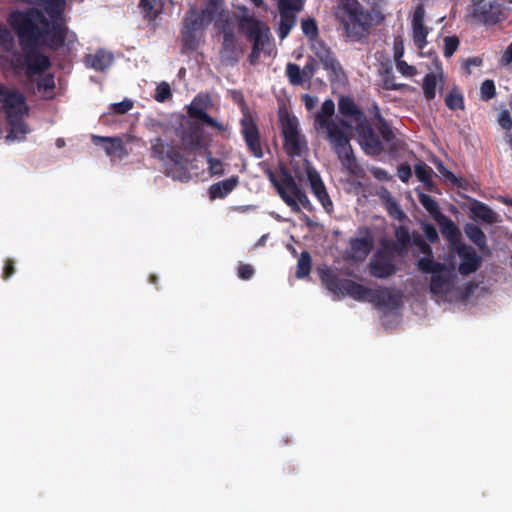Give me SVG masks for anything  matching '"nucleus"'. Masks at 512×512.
<instances>
[{
	"mask_svg": "<svg viewBox=\"0 0 512 512\" xmlns=\"http://www.w3.org/2000/svg\"><path fill=\"white\" fill-rule=\"evenodd\" d=\"M397 70L406 77L414 76L417 73V70L414 66L409 65L406 61H398L396 62Z\"/></svg>",
	"mask_w": 512,
	"mask_h": 512,
	"instance_id": "obj_54",
	"label": "nucleus"
},
{
	"mask_svg": "<svg viewBox=\"0 0 512 512\" xmlns=\"http://www.w3.org/2000/svg\"><path fill=\"white\" fill-rule=\"evenodd\" d=\"M281 133L283 147L289 156H300L304 150H307V143L304 136L300 134L296 117L286 116L281 119Z\"/></svg>",
	"mask_w": 512,
	"mask_h": 512,
	"instance_id": "obj_10",
	"label": "nucleus"
},
{
	"mask_svg": "<svg viewBox=\"0 0 512 512\" xmlns=\"http://www.w3.org/2000/svg\"><path fill=\"white\" fill-rule=\"evenodd\" d=\"M397 176L402 182L407 183L412 176L410 165L407 163L400 164L397 168Z\"/></svg>",
	"mask_w": 512,
	"mask_h": 512,
	"instance_id": "obj_55",
	"label": "nucleus"
},
{
	"mask_svg": "<svg viewBox=\"0 0 512 512\" xmlns=\"http://www.w3.org/2000/svg\"><path fill=\"white\" fill-rule=\"evenodd\" d=\"M205 155L208 163V170L211 175H223V163L220 159L212 157V153L209 150L205 151Z\"/></svg>",
	"mask_w": 512,
	"mask_h": 512,
	"instance_id": "obj_43",
	"label": "nucleus"
},
{
	"mask_svg": "<svg viewBox=\"0 0 512 512\" xmlns=\"http://www.w3.org/2000/svg\"><path fill=\"white\" fill-rule=\"evenodd\" d=\"M445 104L450 110H464V97L457 87H453L445 98Z\"/></svg>",
	"mask_w": 512,
	"mask_h": 512,
	"instance_id": "obj_35",
	"label": "nucleus"
},
{
	"mask_svg": "<svg viewBox=\"0 0 512 512\" xmlns=\"http://www.w3.org/2000/svg\"><path fill=\"white\" fill-rule=\"evenodd\" d=\"M305 172L312 193L326 188L320 174L308 161L305 162Z\"/></svg>",
	"mask_w": 512,
	"mask_h": 512,
	"instance_id": "obj_34",
	"label": "nucleus"
},
{
	"mask_svg": "<svg viewBox=\"0 0 512 512\" xmlns=\"http://www.w3.org/2000/svg\"><path fill=\"white\" fill-rule=\"evenodd\" d=\"M338 111L342 116L350 118L355 125L367 118L364 112L355 104L354 100L348 96L340 97Z\"/></svg>",
	"mask_w": 512,
	"mask_h": 512,
	"instance_id": "obj_20",
	"label": "nucleus"
},
{
	"mask_svg": "<svg viewBox=\"0 0 512 512\" xmlns=\"http://www.w3.org/2000/svg\"><path fill=\"white\" fill-rule=\"evenodd\" d=\"M397 242L401 245V249H406L412 245V236L406 226H399L395 230Z\"/></svg>",
	"mask_w": 512,
	"mask_h": 512,
	"instance_id": "obj_41",
	"label": "nucleus"
},
{
	"mask_svg": "<svg viewBox=\"0 0 512 512\" xmlns=\"http://www.w3.org/2000/svg\"><path fill=\"white\" fill-rule=\"evenodd\" d=\"M437 168H438V171L443 175V177L445 179H447L448 181H450L453 184L458 183L457 177L450 170H448L442 163H439Z\"/></svg>",
	"mask_w": 512,
	"mask_h": 512,
	"instance_id": "obj_61",
	"label": "nucleus"
},
{
	"mask_svg": "<svg viewBox=\"0 0 512 512\" xmlns=\"http://www.w3.org/2000/svg\"><path fill=\"white\" fill-rule=\"evenodd\" d=\"M334 112L335 104L333 100H325L321 105L320 111L315 116V127L317 130H324L326 132V138L343 168L352 175L361 176L364 170L357 162L349 137L332 119Z\"/></svg>",
	"mask_w": 512,
	"mask_h": 512,
	"instance_id": "obj_3",
	"label": "nucleus"
},
{
	"mask_svg": "<svg viewBox=\"0 0 512 512\" xmlns=\"http://www.w3.org/2000/svg\"><path fill=\"white\" fill-rule=\"evenodd\" d=\"M16 272L15 262L12 259H6L4 263L2 278L4 280H8L11 276H13Z\"/></svg>",
	"mask_w": 512,
	"mask_h": 512,
	"instance_id": "obj_57",
	"label": "nucleus"
},
{
	"mask_svg": "<svg viewBox=\"0 0 512 512\" xmlns=\"http://www.w3.org/2000/svg\"><path fill=\"white\" fill-rule=\"evenodd\" d=\"M395 75L391 69H386L382 75L383 88L385 90H401L404 88V84H398L395 82Z\"/></svg>",
	"mask_w": 512,
	"mask_h": 512,
	"instance_id": "obj_46",
	"label": "nucleus"
},
{
	"mask_svg": "<svg viewBox=\"0 0 512 512\" xmlns=\"http://www.w3.org/2000/svg\"><path fill=\"white\" fill-rule=\"evenodd\" d=\"M464 232L468 239L473 242L480 250L487 246V238L483 230L474 223H467L464 226Z\"/></svg>",
	"mask_w": 512,
	"mask_h": 512,
	"instance_id": "obj_28",
	"label": "nucleus"
},
{
	"mask_svg": "<svg viewBox=\"0 0 512 512\" xmlns=\"http://www.w3.org/2000/svg\"><path fill=\"white\" fill-rule=\"evenodd\" d=\"M239 31L252 43L248 61L251 65L259 62L262 53H266V47L270 45L272 35L269 26L254 15H242L238 21Z\"/></svg>",
	"mask_w": 512,
	"mask_h": 512,
	"instance_id": "obj_8",
	"label": "nucleus"
},
{
	"mask_svg": "<svg viewBox=\"0 0 512 512\" xmlns=\"http://www.w3.org/2000/svg\"><path fill=\"white\" fill-rule=\"evenodd\" d=\"M312 194L321 203V205L325 209V211H327L328 213L332 212L333 202H332L326 188H323L321 190L313 192Z\"/></svg>",
	"mask_w": 512,
	"mask_h": 512,
	"instance_id": "obj_49",
	"label": "nucleus"
},
{
	"mask_svg": "<svg viewBox=\"0 0 512 512\" xmlns=\"http://www.w3.org/2000/svg\"><path fill=\"white\" fill-rule=\"evenodd\" d=\"M133 101L125 99L121 102L112 104V110L117 114H125L133 108Z\"/></svg>",
	"mask_w": 512,
	"mask_h": 512,
	"instance_id": "obj_53",
	"label": "nucleus"
},
{
	"mask_svg": "<svg viewBox=\"0 0 512 512\" xmlns=\"http://www.w3.org/2000/svg\"><path fill=\"white\" fill-rule=\"evenodd\" d=\"M216 11L215 1H210L201 11L196 6H191L186 11L180 30L183 50L194 51L198 48L203 31L215 18Z\"/></svg>",
	"mask_w": 512,
	"mask_h": 512,
	"instance_id": "obj_6",
	"label": "nucleus"
},
{
	"mask_svg": "<svg viewBox=\"0 0 512 512\" xmlns=\"http://www.w3.org/2000/svg\"><path fill=\"white\" fill-rule=\"evenodd\" d=\"M412 244L419 247L421 252L427 256H432L431 246L424 240L423 236L419 233H413Z\"/></svg>",
	"mask_w": 512,
	"mask_h": 512,
	"instance_id": "obj_50",
	"label": "nucleus"
},
{
	"mask_svg": "<svg viewBox=\"0 0 512 512\" xmlns=\"http://www.w3.org/2000/svg\"><path fill=\"white\" fill-rule=\"evenodd\" d=\"M172 96L170 85L166 82L160 83L156 88L155 99L164 102Z\"/></svg>",
	"mask_w": 512,
	"mask_h": 512,
	"instance_id": "obj_51",
	"label": "nucleus"
},
{
	"mask_svg": "<svg viewBox=\"0 0 512 512\" xmlns=\"http://www.w3.org/2000/svg\"><path fill=\"white\" fill-rule=\"evenodd\" d=\"M203 128L197 123L190 121L182 126L177 133L181 145L166 143L162 138L157 137L151 140V157L161 161L164 165L165 174L174 180L188 181L190 175L187 169L189 159L184 152H191L205 147Z\"/></svg>",
	"mask_w": 512,
	"mask_h": 512,
	"instance_id": "obj_1",
	"label": "nucleus"
},
{
	"mask_svg": "<svg viewBox=\"0 0 512 512\" xmlns=\"http://www.w3.org/2000/svg\"><path fill=\"white\" fill-rule=\"evenodd\" d=\"M197 98L194 99L193 103L188 107L187 113L190 118L199 120L202 124L213 127L217 130H224V126L217 120L212 118L203 108L196 105Z\"/></svg>",
	"mask_w": 512,
	"mask_h": 512,
	"instance_id": "obj_25",
	"label": "nucleus"
},
{
	"mask_svg": "<svg viewBox=\"0 0 512 512\" xmlns=\"http://www.w3.org/2000/svg\"><path fill=\"white\" fill-rule=\"evenodd\" d=\"M91 141L94 145L104 149L107 156L123 158L127 155L124 143L120 137H105L92 135Z\"/></svg>",
	"mask_w": 512,
	"mask_h": 512,
	"instance_id": "obj_17",
	"label": "nucleus"
},
{
	"mask_svg": "<svg viewBox=\"0 0 512 512\" xmlns=\"http://www.w3.org/2000/svg\"><path fill=\"white\" fill-rule=\"evenodd\" d=\"M254 268L250 264L241 263L238 266V277L242 280H249L254 275Z\"/></svg>",
	"mask_w": 512,
	"mask_h": 512,
	"instance_id": "obj_56",
	"label": "nucleus"
},
{
	"mask_svg": "<svg viewBox=\"0 0 512 512\" xmlns=\"http://www.w3.org/2000/svg\"><path fill=\"white\" fill-rule=\"evenodd\" d=\"M55 88V80L54 75L52 73H47L41 76L37 81V89L40 92H52Z\"/></svg>",
	"mask_w": 512,
	"mask_h": 512,
	"instance_id": "obj_45",
	"label": "nucleus"
},
{
	"mask_svg": "<svg viewBox=\"0 0 512 512\" xmlns=\"http://www.w3.org/2000/svg\"><path fill=\"white\" fill-rule=\"evenodd\" d=\"M471 212L476 219L487 224L497 222V214L485 203L475 200L471 204Z\"/></svg>",
	"mask_w": 512,
	"mask_h": 512,
	"instance_id": "obj_26",
	"label": "nucleus"
},
{
	"mask_svg": "<svg viewBox=\"0 0 512 512\" xmlns=\"http://www.w3.org/2000/svg\"><path fill=\"white\" fill-rule=\"evenodd\" d=\"M239 177L234 175L228 179L217 182L210 186L209 196L211 199H222L230 194L238 185Z\"/></svg>",
	"mask_w": 512,
	"mask_h": 512,
	"instance_id": "obj_23",
	"label": "nucleus"
},
{
	"mask_svg": "<svg viewBox=\"0 0 512 512\" xmlns=\"http://www.w3.org/2000/svg\"><path fill=\"white\" fill-rule=\"evenodd\" d=\"M475 16L485 26H494L508 18L504 0H492L474 10Z\"/></svg>",
	"mask_w": 512,
	"mask_h": 512,
	"instance_id": "obj_11",
	"label": "nucleus"
},
{
	"mask_svg": "<svg viewBox=\"0 0 512 512\" xmlns=\"http://www.w3.org/2000/svg\"><path fill=\"white\" fill-rule=\"evenodd\" d=\"M112 62V54L101 49L96 51L94 54H87L84 57L85 65L96 71H104L111 66Z\"/></svg>",
	"mask_w": 512,
	"mask_h": 512,
	"instance_id": "obj_22",
	"label": "nucleus"
},
{
	"mask_svg": "<svg viewBox=\"0 0 512 512\" xmlns=\"http://www.w3.org/2000/svg\"><path fill=\"white\" fill-rule=\"evenodd\" d=\"M498 123L504 129H510L512 127V119L509 111L503 110L499 114Z\"/></svg>",
	"mask_w": 512,
	"mask_h": 512,
	"instance_id": "obj_58",
	"label": "nucleus"
},
{
	"mask_svg": "<svg viewBox=\"0 0 512 512\" xmlns=\"http://www.w3.org/2000/svg\"><path fill=\"white\" fill-rule=\"evenodd\" d=\"M242 16L238 17L230 11H221L215 19V28L220 34L234 33L236 25Z\"/></svg>",
	"mask_w": 512,
	"mask_h": 512,
	"instance_id": "obj_24",
	"label": "nucleus"
},
{
	"mask_svg": "<svg viewBox=\"0 0 512 512\" xmlns=\"http://www.w3.org/2000/svg\"><path fill=\"white\" fill-rule=\"evenodd\" d=\"M374 247L373 239L370 236L352 238L350 248L359 259H365Z\"/></svg>",
	"mask_w": 512,
	"mask_h": 512,
	"instance_id": "obj_27",
	"label": "nucleus"
},
{
	"mask_svg": "<svg viewBox=\"0 0 512 512\" xmlns=\"http://www.w3.org/2000/svg\"><path fill=\"white\" fill-rule=\"evenodd\" d=\"M303 99H304V101H305V105H306V107H307L308 109H311V108L314 106V104H315V100H314V98H313V97H311L309 94H305V95L303 96Z\"/></svg>",
	"mask_w": 512,
	"mask_h": 512,
	"instance_id": "obj_64",
	"label": "nucleus"
},
{
	"mask_svg": "<svg viewBox=\"0 0 512 512\" xmlns=\"http://www.w3.org/2000/svg\"><path fill=\"white\" fill-rule=\"evenodd\" d=\"M373 175L378 180H388L389 176L386 170L382 168H375L373 171Z\"/></svg>",
	"mask_w": 512,
	"mask_h": 512,
	"instance_id": "obj_63",
	"label": "nucleus"
},
{
	"mask_svg": "<svg viewBox=\"0 0 512 512\" xmlns=\"http://www.w3.org/2000/svg\"><path fill=\"white\" fill-rule=\"evenodd\" d=\"M415 175L417 179L424 184L428 191H433L434 183L432 180L433 170L426 163L420 162L415 165Z\"/></svg>",
	"mask_w": 512,
	"mask_h": 512,
	"instance_id": "obj_32",
	"label": "nucleus"
},
{
	"mask_svg": "<svg viewBox=\"0 0 512 512\" xmlns=\"http://www.w3.org/2000/svg\"><path fill=\"white\" fill-rule=\"evenodd\" d=\"M500 63L503 66H508L512 63V42L508 45L506 50L504 51Z\"/></svg>",
	"mask_w": 512,
	"mask_h": 512,
	"instance_id": "obj_62",
	"label": "nucleus"
},
{
	"mask_svg": "<svg viewBox=\"0 0 512 512\" xmlns=\"http://www.w3.org/2000/svg\"><path fill=\"white\" fill-rule=\"evenodd\" d=\"M479 96L483 101H489L496 96V87L493 80L486 79L482 82Z\"/></svg>",
	"mask_w": 512,
	"mask_h": 512,
	"instance_id": "obj_40",
	"label": "nucleus"
},
{
	"mask_svg": "<svg viewBox=\"0 0 512 512\" xmlns=\"http://www.w3.org/2000/svg\"><path fill=\"white\" fill-rule=\"evenodd\" d=\"M301 29L303 34L311 40L318 37L319 30L314 18H307L301 21Z\"/></svg>",
	"mask_w": 512,
	"mask_h": 512,
	"instance_id": "obj_39",
	"label": "nucleus"
},
{
	"mask_svg": "<svg viewBox=\"0 0 512 512\" xmlns=\"http://www.w3.org/2000/svg\"><path fill=\"white\" fill-rule=\"evenodd\" d=\"M303 6V0H278L279 12L294 13L300 11Z\"/></svg>",
	"mask_w": 512,
	"mask_h": 512,
	"instance_id": "obj_48",
	"label": "nucleus"
},
{
	"mask_svg": "<svg viewBox=\"0 0 512 512\" xmlns=\"http://www.w3.org/2000/svg\"><path fill=\"white\" fill-rule=\"evenodd\" d=\"M320 278L326 289L338 298L346 295L357 301H367L378 307L396 308L400 304V296L392 293L387 287L375 289L365 287L351 279L341 278L330 268L320 272Z\"/></svg>",
	"mask_w": 512,
	"mask_h": 512,
	"instance_id": "obj_2",
	"label": "nucleus"
},
{
	"mask_svg": "<svg viewBox=\"0 0 512 512\" xmlns=\"http://www.w3.org/2000/svg\"><path fill=\"white\" fill-rule=\"evenodd\" d=\"M28 107L26 102L23 106L17 107L15 110L8 112L7 121L11 126L9 137H17L18 134L25 135L28 132L27 125L23 121V115L27 113Z\"/></svg>",
	"mask_w": 512,
	"mask_h": 512,
	"instance_id": "obj_21",
	"label": "nucleus"
},
{
	"mask_svg": "<svg viewBox=\"0 0 512 512\" xmlns=\"http://www.w3.org/2000/svg\"><path fill=\"white\" fill-rule=\"evenodd\" d=\"M156 3L157 0H140L139 7L145 18L155 20L158 17L159 11L155 9Z\"/></svg>",
	"mask_w": 512,
	"mask_h": 512,
	"instance_id": "obj_42",
	"label": "nucleus"
},
{
	"mask_svg": "<svg viewBox=\"0 0 512 512\" xmlns=\"http://www.w3.org/2000/svg\"><path fill=\"white\" fill-rule=\"evenodd\" d=\"M370 273L375 278L384 279L396 273V266L391 255L386 251H378L371 259Z\"/></svg>",
	"mask_w": 512,
	"mask_h": 512,
	"instance_id": "obj_15",
	"label": "nucleus"
},
{
	"mask_svg": "<svg viewBox=\"0 0 512 512\" xmlns=\"http://www.w3.org/2000/svg\"><path fill=\"white\" fill-rule=\"evenodd\" d=\"M456 252L461 258L458 271L463 276L475 273L482 264V258L476 253L475 249L469 245L461 244L457 246Z\"/></svg>",
	"mask_w": 512,
	"mask_h": 512,
	"instance_id": "obj_14",
	"label": "nucleus"
},
{
	"mask_svg": "<svg viewBox=\"0 0 512 512\" xmlns=\"http://www.w3.org/2000/svg\"><path fill=\"white\" fill-rule=\"evenodd\" d=\"M312 259L308 251H302L297 262L296 276L304 278L311 272Z\"/></svg>",
	"mask_w": 512,
	"mask_h": 512,
	"instance_id": "obj_36",
	"label": "nucleus"
},
{
	"mask_svg": "<svg viewBox=\"0 0 512 512\" xmlns=\"http://www.w3.org/2000/svg\"><path fill=\"white\" fill-rule=\"evenodd\" d=\"M437 78L433 73H428L423 79L422 89L427 101L433 100L436 96Z\"/></svg>",
	"mask_w": 512,
	"mask_h": 512,
	"instance_id": "obj_37",
	"label": "nucleus"
},
{
	"mask_svg": "<svg viewBox=\"0 0 512 512\" xmlns=\"http://www.w3.org/2000/svg\"><path fill=\"white\" fill-rule=\"evenodd\" d=\"M483 64V60L480 57H469L464 62V70L467 74H471V66L479 67Z\"/></svg>",
	"mask_w": 512,
	"mask_h": 512,
	"instance_id": "obj_60",
	"label": "nucleus"
},
{
	"mask_svg": "<svg viewBox=\"0 0 512 512\" xmlns=\"http://www.w3.org/2000/svg\"><path fill=\"white\" fill-rule=\"evenodd\" d=\"M417 268L425 274H437L447 271V266L444 263L438 262L427 255L418 260Z\"/></svg>",
	"mask_w": 512,
	"mask_h": 512,
	"instance_id": "obj_29",
	"label": "nucleus"
},
{
	"mask_svg": "<svg viewBox=\"0 0 512 512\" xmlns=\"http://www.w3.org/2000/svg\"><path fill=\"white\" fill-rule=\"evenodd\" d=\"M232 93L234 101L240 105L243 111V117L240 120L241 135L243 136L249 152L255 158H262L264 153L261 145L258 125L252 114L248 111L243 94L240 91H233Z\"/></svg>",
	"mask_w": 512,
	"mask_h": 512,
	"instance_id": "obj_9",
	"label": "nucleus"
},
{
	"mask_svg": "<svg viewBox=\"0 0 512 512\" xmlns=\"http://www.w3.org/2000/svg\"><path fill=\"white\" fill-rule=\"evenodd\" d=\"M443 42H444L443 55L446 58L452 57L460 45L459 38L457 36H446V37H444Z\"/></svg>",
	"mask_w": 512,
	"mask_h": 512,
	"instance_id": "obj_44",
	"label": "nucleus"
},
{
	"mask_svg": "<svg viewBox=\"0 0 512 512\" xmlns=\"http://www.w3.org/2000/svg\"><path fill=\"white\" fill-rule=\"evenodd\" d=\"M286 76L292 85H301L305 82L302 69L295 63H288L286 66Z\"/></svg>",
	"mask_w": 512,
	"mask_h": 512,
	"instance_id": "obj_38",
	"label": "nucleus"
},
{
	"mask_svg": "<svg viewBox=\"0 0 512 512\" xmlns=\"http://www.w3.org/2000/svg\"><path fill=\"white\" fill-rule=\"evenodd\" d=\"M333 13L347 41L363 43L368 38L373 17L358 0H337Z\"/></svg>",
	"mask_w": 512,
	"mask_h": 512,
	"instance_id": "obj_4",
	"label": "nucleus"
},
{
	"mask_svg": "<svg viewBox=\"0 0 512 512\" xmlns=\"http://www.w3.org/2000/svg\"><path fill=\"white\" fill-rule=\"evenodd\" d=\"M425 8L422 3H419L415 9L411 20V28H412V39L414 45L419 50H423L427 44V36L431 31V28L426 26L424 23L425 20Z\"/></svg>",
	"mask_w": 512,
	"mask_h": 512,
	"instance_id": "obj_12",
	"label": "nucleus"
},
{
	"mask_svg": "<svg viewBox=\"0 0 512 512\" xmlns=\"http://www.w3.org/2000/svg\"><path fill=\"white\" fill-rule=\"evenodd\" d=\"M451 282V276L448 272H442L437 274H432L431 280H430V292L439 295L442 294L445 289L450 285Z\"/></svg>",
	"mask_w": 512,
	"mask_h": 512,
	"instance_id": "obj_31",
	"label": "nucleus"
},
{
	"mask_svg": "<svg viewBox=\"0 0 512 512\" xmlns=\"http://www.w3.org/2000/svg\"><path fill=\"white\" fill-rule=\"evenodd\" d=\"M268 177L280 198L292 212L300 213L301 206L309 212L314 210L306 192L300 187L286 168L280 170L277 178L272 171H269Z\"/></svg>",
	"mask_w": 512,
	"mask_h": 512,
	"instance_id": "obj_7",
	"label": "nucleus"
},
{
	"mask_svg": "<svg viewBox=\"0 0 512 512\" xmlns=\"http://www.w3.org/2000/svg\"><path fill=\"white\" fill-rule=\"evenodd\" d=\"M26 99L18 89H10L5 84L0 83V110L7 115L8 112L23 106Z\"/></svg>",
	"mask_w": 512,
	"mask_h": 512,
	"instance_id": "obj_18",
	"label": "nucleus"
},
{
	"mask_svg": "<svg viewBox=\"0 0 512 512\" xmlns=\"http://www.w3.org/2000/svg\"><path fill=\"white\" fill-rule=\"evenodd\" d=\"M317 70V62L313 58H309L302 69L306 81H310Z\"/></svg>",
	"mask_w": 512,
	"mask_h": 512,
	"instance_id": "obj_52",
	"label": "nucleus"
},
{
	"mask_svg": "<svg viewBox=\"0 0 512 512\" xmlns=\"http://www.w3.org/2000/svg\"><path fill=\"white\" fill-rule=\"evenodd\" d=\"M381 200L385 206V209L387 210L388 214L393 217L394 219H397L399 221H402L405 219L406 215L404 211L401 209L399 203L397 200L391 195L389 191H385L381 195Z\"/></svg>",
	"mask_w": 512,
	"mask_h": 512,
	"instance_id": "obj_30",
	"label": "nucleus"
},
{
	"mask_svg": "<svg viewBox=\"0 0 512 512\" xmlns=\"http://www.w3.org/2000/svg\"><path fill=\"white\" fill-rule=\"evenodd\" d=\"M315 56L320 60L324 69L329 72L330 79L337 78L342 72V67L335 58L334 53L323 41H316L312 45Z\"/></svg>",
	"mask_w": 512,
	"mask_h": 512,
	"instance_id": "obj_13",
	"label": "nucleus"
},
{
	"mask_svg": "<svg viewBox=\"0 0 512 512\" xmlns=\"http://www.w3.org/2000/svg\"><path fill=\"white\" fill-rule=\"evenodd\" d=\"M374 119L377 121L376 128L381 136L375 132L372 124L367 118L355 126L359 138V144L365 154L377 157L385 151L383 142L392 144L396 136L386 119L381 115L377 104L374 105Z\"/></svg>",
	"mask_w": 512,
	"mask_h": 512,
	"instance_id": "obj_5",
	"label": "nucleus"
},
{
	"mask_svg": "<svg viewBox=\"0 0 512 512\" xmlns=\"http://www.w3.org/2000/svg\"><path fill=\"white\" fill-rule=\"evenodd\" d=\"M296 23V15L294 13L280 12V21L278 27V36L285 39Z\"/></svg>",
	"mask_w": 512,
	"mask_h": 512,
	"instance_id": "obj_33",
	"label": "nucleus"
},
{
	"mask_svg": "<svg viewBox=\"0 0 512 512\" xmlns=\"http://www.w3.org/2000/svg\"><path fill=\"white\" fill-rule=\"evenodd\" d=\"M14 48H15V38H14V35L12 34V32L6 26L0 24V50L5 52V53L13 52V58L10 61V64L12 63V61H17L19 59V64L23 65V63H24V60H23L24 53L21 55L19 52L14 51ZM22 51L24 52L23 49H22ZM10 67H12V66L10 65ZM11 69L13 70L14 73H18L22 69H24V71L26 72V68L25 67H20L17 71H15L13 68H11ZM25 76L27 77L26 74H25Z\"/></svg>",
	"mask_w": 512,
	"mask_h": 512,
	"instance_id": "obj_19",
	"label": "nucleus"
},
{
	"mask_svg": "<svg viewBox=\"0 0 512 512\" xmlns=\"http://www.w3.org/2000/svg\"><path fill=\"white\" fill-rule=\"evenodd\" d=\"M419 202L431 215L440 213L438 203L430 195L421 193L419 195Z\"/></svg>",
	"mask_w": 512,
	"mask_h": 512,
	"instance_id": "obj_47",
	"label": "nucleus"
},
{
	"mask_svg": "<svg viewBox=\"0 0 512 512\" xmlns=\"http://www.w3.org/2000/svg\"><path fill=\"white\" fill-rule=\"evenodd\" d=\"M424 233L426 238L432 243L439 239L438 232L432 224H426L424 226Z\"/></svg>",
	"mask_w": 512,
	"mask_h": 512,
	"instance_id": "obj_59",
	"label": "nucleus"
},
{
	"mask_svg": "<svg viewBox=\"0 0 512 512\" xmlns=\"http://www.w3.org/2000/svg\"><path fill=\"white\" fill-rule=\"evenodd\" d=\"M242 53L243 49L235 32L225 33L222 35L220 56L223 62L229 65H234L239 61Z\"/></svg>",
	"mask_w": 512,
	"mask_h": 512,
	"instance_id": "obj_16",
	"label": "nucleus"
}]
</instances>
